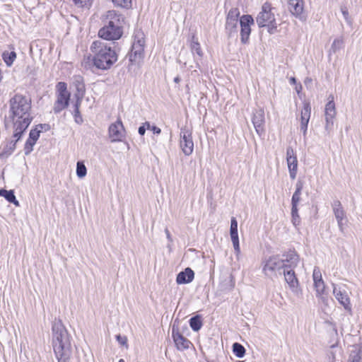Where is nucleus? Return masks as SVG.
<instances>
[{"label":"nucleus","mask_w":362,"mask_h":362,"mask_svg":"<svg viewBox=\"0 0 362 362\" xmlns=\"http://www.w3.org/2000/svg\"><path fill=\"white\" fill-rule=\"evenodd\" d=\"M118 362H125V361H124V359L121 358V359H119V361H118Z\"/></svg>","instance_id":"56"},{"label":"nucleus","mask_w":362,"mask_h":362,"mask_svg":"<svg viewBox=\"0 0 362 362\" xmlns=\"http://www.w3.org/2000/svg\"><path fill=\"white\" fill-rule=\"evenodd\" d=\"M303 189V183L298 181L296 185V190L292 196L291 205L292 207H298V204L300 200L301 191Z\"/></svg>","instance_id":"27"},{"label":"nucleus","mask_w":362,"mask_h":362,"mask_svg":"<svg viewBox=\"0 0 362 362\" xmlns=\"http://www.w3.org/2000/svg\"><path fill=\"white\" fill-rule=\"evenodd\" d=\"M73 1L76 6L83 7L88 4L90 0H73Z\"/></svg>","instance_id":"48"},{"label":"nucleus","mask_w":362,"mask_h":362,"mask_svg":"<svg viewBox=\"0 0 362 362\" xmlns=\"http://www.w3.org/2000/svg\"><path fill=\"white\" fill-rule=\"evenodd\" d=\"M108 136L112 143L120 142L125 139L126 130L120 118L109 126Z\"/></svg>","instance_id":"11"},{"label":"nucleus","mask_w":362,"mask_h":362,"mask_svg":"<svg viewBox=\"0 0 362 362\" xmlns=\"http://www.w3.org/2000/svg\"><path fill=\"white\" fill-rule=\"evenodd\" d=\"M180 76H176L175 78H174V82L176 83H178L180 81Z\"/></svg>","instance_id":"55"},{"label":"nucleus","mask_w":362,"mask_h":362,"mask_svg":"<svg viewBox=\"0 0 362 362\" xmlns=\"http://www.w3.org/2000/svg\"><path fill=\"white\" fill-rule=\"evenodd\" d=\"M180 147L185 156H189L194 150L192 131L187 127L180 129Z\"/></svg>","instance_id":"9"},{"label":"nucleus","mask_w":362,"mask_h":362,"mask_svg":"<svg viewBox=\"0 0 362 362\" xmlns=\"http://www.w3.org/2000/svg\"><path fill=\"white\" fill-rule=\"evenodd\" d=\"M325 116L326 122L325 130L329 134L333 129L334 119L336 116L335 103L332 95H329L328 102L325 105Z\"/></svg>","instance_id":"12"},{"label":"nucleus","mask_w":362,"mask_h":362,"mask_svg":"<svg viewBox=\"0 0 362 362\" xmlns=\"http://www.w3.org/2000/svg\"><path fill=\"white\" fill-rule=\"evenodd\" d=\"M311 114V106L309 103H304L301 110L300 119H310Z\"/></svg>","instance_id":"35"},{"label":"nucleus","mask_w":362,"mask_h":362,"mask_svg":"<svg viewBox=\"0 0 362 362\" xmlns=\"http://www.w3.org/2000/svg\"><path fill=\"white\" fill-rule=\"evenodd\" d=\"M303 0H288V9L292 15L303 20Z\"/></svg>","instance_id":"21"},{"label":"nucleus","mask_w":362,"mask_h":362,"mask_svg":"<svg viewBox=\"0 0 362 362\" xmlns=\"http://www.w3.org/2000/svg\"><path fill=\"white\" fill-rule=\"evenodd\" d=\"M172 337L177 349L180 351L189 349V346L192 344L191 341L185 337L175 325H173L172 328Z\"/></svg>","instance_id":"17"},{"label":"nucleus","mask_w":362,"mask_h":362,"mask_svg":"<svg viewBox=\"0 0 362 362\" xmlns=\"http://www.w3.org/2000/svg\"><path fill=\"white\" fill-rule=\"evenodd\" d=\"M351 347L348 362H362V345L354 344Z\"/></svg>","instance_id":"24"},{"label":"nucleus","mask_w":362,"mask_h":362,"mask_svg":"<svg viewBox=\"0 0 362 362\" xmlns=\"http://www.w3.org/2000/svg\"><path fill=\"white\" fill-rule=\"evenodd\" d=\"M2 59L7 66H11L16 59V53L14 51H4L2 53Z\"/></svg>","instance_id":"31"},{"label":"nucleus","mask_w":362,"mask_h":362,"mask_svg":"<svg viewBox=\"0 0 362 362\" xmlns=\"http://www.w3.org/2000/svg\"><path fill=\"white\" fill-rule=\"evenodd\" d=\"M252 122L257 134L262 136L264 133V111L262 109L256 110L253 113Z\"/></svg>","instance_id":"19"},{"label":"nucleus","mask_w":362,"mask_h":362,"mask_svg":"<svg viewBox=\"0 0 362 362\" xmlns=\"http://www.w3.org/2000/svg\"><path fill=\"white\" fill-rule=\"evenodd\" d=\"M281 274H284L285 281L288 284L292 292L298 294L300 289L299 288V282L294 269L283 270Z\"/></svg>","instance_id":"20"},{"label":"nucleus","mask_w":362,"mask_h":362,"mask_svg":"<svg viewBox=\"0 0 362 362\" xmlns=\"http://www.w3.org/2000/svg\"><path fill=\"white\" fill-rule=\"evenodd\" d=\"M194 278V271L191 268L187 267L183 271L178 273L176 277V283L177 284H189L193 281Z\"/></svg>","instance_id":"23"},{"label":"nucleus","mask_w":362,"mask_h":362,"mask_svg":"<svg viewBox=\"0 0 362 362\" xmlns=\"http://www.w3.org/2000/svg\"><path fill=\"white\" fill-rule=\"evenodd\" d=\"M84 95L85 94H74V98L76 99V101H75V103L74 105V110H79L80 108V106L81 105V103H82V100L84 97Z\"/></svg>","instance_id":"42"},{"label":"nucleus","mask_w":362,"mask_h":362,"mask_svg":"<svg viewBox=\"0 0 362 362\" xmlns=\"http://www.w3.org/2000/svg\"><path fill=\"white\" fill-rule=\"evenodd\" d=\"M296 90L298 93H299V88H298L297 87H296Z\"/></svg>","instance_id":"61"},{"label":"nucleus","mask_w":362,"mask_h":362,"mask_svg":"<svg viewBox=\"0 0 362 362\" xmlns=\"http://www.w3.org/2000/svg\"><path fill=\"white\" fill-rule=\"evenodd\" d=\"M165 233L166 235V238L168 240V241L170 243L173 242V238L171 237L170 233L167 228L165 229Z\"/></svg>","instance_id":"51"},{"label":"nucleus","mask_w":362,"mask_h":362,"mask_svg":"<svg viewBox=\"0 0 362 362\" xmlns=\"http://www.w3.org/2000/svg\"><path fill=\"white\" fill-rule=\"evenodd\" d=\"M313 278L314 284L316 283L317 281V280H319V281L322 280V274L319 269H317L316 268L314 269L313 274Z\"/></svg>","instance_id":"45"},{"label":"nucleus","mask_w":362,"mask_h":362,"mask_svg":"<svg viewBox=\"0 0 362 362\" xmlns=\"http://www.w3.org/2000/svg\"><path fill=\"white\" fill-rule=\"evenodd\" d=\"M280 256L281 264H283V270L295 269L300 261L299 255L295 250L289 249Z\"/></svg>","instance_id":"14"},{"label":"nucleus","mask_w":362,"mask_h":362,"mask_svg":"<svg viewBox=\"0 0 362 362\" xmlns=\"http://www.w3.org/2000/svg\"><path fill=\"white\" fill-rule=\"evenodd\" d=\"M107 23L98 31V36L109 41L117 40L123 35L124 17L114 10L108 11Z\"/></svg>","instance_id":"4"},{"label":"nucleus","mask_w":362,"mask_h":362,"mask_svg":"<svg viewBox=\"0 0 362 362\" xmlns=\"http://www.w3.org/2000/svg\"><path fill=\"white\" fill-rule=\"evenodd\" d=\"M240 41L243 45L249 42L251 33V25L255 23V21L251 15L245 14L240 17Z\"/></svg>","instance_id":"10"},{"label":"nucleus","mask_w":362,"mask_h":362,"mask_svg":"<svg viewBox=\"0 0 362 362\" xmlns=\"http://www.w3.org/2000/svg\"><path fill=\"white\" fill-rule=\"evenodd\" d=\"M116 339L118 343L122 346L127 345V338L126 336H122L121 334L116 335Z\"/></svg>","instance_id":"46"},{"label":"nucleus","mask_w":362,"mask_h":362,"mask_svg":"<svg viewBox=\"0 0 362 362\" xmlns=\"http://www.w3.org/2000/svg\"><path fill=\"white\" fill-rule=\"evenodd\" d=\"M33 119L30 100L21 94H16L9 100L8 115L4 119L6 129L11 128L12 130L25 133Z\"/></svg>","instance_id":"1"},{"label":"nucleus","mask_w":362,"mask_h":362,"mask_svg":"<svg viewBox=\"0 0 362 362\" xmlns=\"http://www.w3.org/2000/svg\"><path fill=\"white\" fill-rule=\"evenodd\" d=\"M333 286V294L338 302L344 307V308L351 313L352 308L347 292L345 290H342L340 287H338L336 284H332Z\"/></svg>","instance_id":"16"},{"label":"nucleus","mask_w":362,"mask_h":362,"mask_svg":"<svg viewBox=\"0 0 362 362\" xmlns=\"http://www.w3.org/2000/svg\"><path fill=\"white\" fill-rule=\"evenodd\" d=\"M233 351L238 358H243L245 354V349L238 342L233 344Z\"/></svg>","instance_id":"33"},{"label":"nucleus","mask_w":362,"mask_h":362,"mask_svg":"<svg viewBox=\"0 0 362 362\" xmlns=\"http://www.w3.org/2000/svg\"><path fill=\"white\" fill-rule=\"evenodd\" d=\"M73 115H74V121L76 123H77L78 124H81L83 123V119L82 118V116L81 115L79 110H78V109L74 110Z\"/></svg>","instance_id":"43"},{"label":"nucleus","mask_w":362,"mask_h":362,"mask_svg":"<svg viewBox=\"0 0 362 362\" xmlns=\"http://www.w3.org/2000/svg\"><path fill=\"white\" fill-rule=\"evenodd\" d=\"M35 127H37L39 129L47 131L49 129V125L48 124H40L37 125Z\"/></svg>","instance_id":"49"},{"label":"nucleus","mask_w":362,"mask_h":362,"mask_svg":"<svg viewBox=\"0 0 362 362\" xmlns=\"http://www.w3.org/2000/svg\"><path fill=\"white\" fill-rule=\"evenodd\" d=\"M144 42L143 37L134 39L131 51L128 54L131 64H139L142 62L144 57Z\"/></svg>","instance_id":"8"},{"label":"nucleus","mask_w":362,"mask_h":362,"mask_svg":"<svg viewBox=\"0 0 362 362\" xmlns=\"http://www.w3.org/2000/svg\"><path fill=\"white\" fill-rule=\"evenodd\" d=\"M0 196L5 198L9 203L13 204L16 206H19V202L16 199L13 190H7L5 189H0Z\"/></svg>","instance_id":"25"},{"label":"nucleus","mask_w":362,"mask_h":362,"mask_svg":"<svg viewBox=\"0 0 362 362\" xmlns=\"http://www.w3.org/2000/svg\"><path fill=\"white\" fill-rule=\"evenodd\" d=\"M291 84H296V79L294 77H291L289 80Z\"/></svg>","instance_id":"54"},{"label":"nucleus","mask_w":362,"mask_h":362,"mask_svg":"<svg viewBox=\"0 0 362 362\" xmlns=\"http://www.w3.org/2000/svg\"><path fill=\"white\" fill-rule=\"evenodd\" d=\"M190 49L193 54L196 53L199 57L203 56V52L200 44L198 42V39L194 35H192V37Z\"/></svg>","instance_id":"30"},{"label":"nucleus","mask_w":362,"mask_h":362,"mask_svg":"<svg viewBox=\"0 0 362 362\" xmlns=\"http://www.w3.org/2000/svg\"><path fill=\"white\" fill-rule=\"evenodd\" d=\"M296 90L298 93H299V88H298L297 87H296Z\"/></svg>","instance_id":"60"},{"label":"nucleus","mask_w":362,"mask_h":362,"mask_svg":"<svg viewBox=\"0 0 362 362\" xmlns=\"http://www.w3.org/2000/svg\"><path fill=\"white\" fill-rule=\"evenodd\" d=\"M56 95L57 100L54 105L53 111L55 114H58L69 105L71 93L67 90V84L65 82L60 81L57 83Z\"/></svg>","instance_id":"6"},{"label":"nucleus","mask_w":362,"mask_h":362,"mask_svg":"<svg viewBox=\"0 0 362 362\" xmlns=\"http://www.w3.org/2000/svg\"><path fill=\"white\" fill-rule=\"evenodd\" d=\"M306 81H308V82H310V81H311V79L308 80V78H306Z\"/></svg>","instance_id":"58"},{"label":"nucleus","mask_w":362,"mask_h":362,"mask_svg":"<svg viewBox=\"0 0 362 362\" xmlns=\"http://www.w3.org/2000/svg\"><path fill=\"white\" fill-rule=\"evenodd\" d=\"M23 132L13 130L12 139L8 141L6 145L4 147L3 151L0 153V158H6L11 156L16 148L17 142L21 139L23 136Z\"/></svg>","instance_id":"15"},{"label":"nucleus","mask_w":362,"mask_h":362,"mask_svg":"<svg viewBox=\"0 0 362 362\" xmlns=\"http://www.w3.org/2000/svg\"><path fill=\"white\" fill-rule=\"evenodd\" d=\"M240 11L238 8H231L227 15L226 20L238 21Z\"/></svg>","instance_id":"37"},{"label":"nucleus","mask_w":362,"mask_h":362,"mask_svg":"<svg viewBox=\"0 0 362 362\" xmlns=\"http://www.w3.org/2000/svg\"><path fill=\"white\" fill-rule=\"evenodd\" d=\"M316 290L317 296H321L325 293V285L323 280L319 281L314 284Z\"/></svg>","instance_id":"38"},{"label":"nucleus","mask_w":362,"mask_h":362,"mask_svg":"<svg viewBox=\"0 0 362 362\" xmlns=\"http://www.w3.org/2000/svg\"><path fill=\"white\" fill-rule=\"evenodd\" d=\"M117 7L128 9L132 7V0H112Z\"/></svg>","instance_id":"36"},{"label":"nucleus","mask_w":362,"mask_h":362,"mask_svg":"<svg viewBox=\"0 0 362 362\" xmlns=\"http://www.w3.org/2000/svg\"><path fill=\"white\" fill-rule=\"evenodd\" d=\"M291 216H292V223L296 226H298L300 223V218L298 215V207H291Z\"/></svg>","instance_id":"40"},{"label":"nucleus","mask_w":362,"mask_h":362,"mask_svg":"<svg viewBox=\"0 0 362 362\" xmlns=\"http://www.w3.org/2000/svg\"><path fill=\"white\" fill-rule=\"evenodd\" d=\"M230 235L234 250L235 252L238 254L240 252V248L238 233V221L234 217H233L230 221Z\"/></svg>","instance_id":"22"},{"label":"nucleus","mask_w":362,"mask_h":362,"mask_svg":"<svg viewBox=\"0 0 362 362\" xmlns=\"http://www.w3.org/2000/svg\"><path fill=\"white\" fill-rule=\"evenodd\" d=\"M341 13L343 14V16L345 19V21L349 24L351 25V20L349 19V11H348V9L346 8V7H341Z\"/></svg>","instance_id":"47"},{"label":"nucleus","mask_w":362,"mask_h":362,"mask_svg":"<svg viewBox=\"0 0 362 362\" xmlns=\"http://www.w3.org/2000/svg\"><path fill=\"white\" fill-rule=\"evenodd\" d=\"M142 126L146 127V130L150 129V128L151 127V125L149 122H145L144 123L142 124Z\"/></svg>","instance_id":"53"},{"label":"nucleus","mask_w":362,"mask_h":362,"mask_svg":"<svg viewBox=\"0 0 362 362\" xmlns=\"http://www.w3.org/2000/svg\"><path fill=\"white\" fill-rule=\"evenodd\" d=\"M40 133L41 129H39L37 127L33 128L29 132L28 139L37 141L40 137Z\"/></svg>","instance_id":"41"},{"label":"nucleus","mask_w":362,"mask_h":362,"mask_svg":"<svg viewBox=\"0 0 362 362\" xmlns=\"http://www.w3.org/2000/svg\"><path fill=\"white\" fill-rule=\"evenodd\" d=\"M309 120L310 119H300V130L303 132L304 136H305L307 132Z\"/></svg>","instance_id":"44"},{"label":"nucleus","mask_w":362,"mask_h":362,"mask_svg":"<svg viewBox=\"0 0 362 362\" xmlns=\"http://www.w3.org/2000/svg\"><path fill=\"white\" fill-rule=\"evenodd\" d=\"M344 42L343 37L341 36L339 37H337L334 40V41L331 45L329 52L330 53L331 52L336 53L337 52H338L339 50L342 49L344 47Z\"/></svg>","instance_id":"32"},{"label":"nucleus","mask_w":362,"mask_h":362,"mask_svg":"<svg viewBox=\"0 0 362 362\" xmlns=\"http://www.w3.org/2000/svg\"><path fill=\"white\" fill-rule=\"evenodd\" d=\"M73 85L76 90L75 94H85L86 88L84 84V80L81 76L77 75L73 77Z\"/></svg>","instance_id":"26"},{"label":"nucleus","mask_w":362,"mask_h":362,"mask_svg":"<svg viewBox=\"0 0 362 362\" xmlns=\"http://www.w3.org/2000/svg\"><path fill=\"white\" fill-rule=\"evenodd\" d=\"M286 161L290 177L294 180L297 174L298 160L296 153L291 146H288L286 148Z\"/></svg>","instance_id":"18"},{"label":"nucleus","mask_w":362,"mask_h":362,"mask_svg":"<svg viewBox=\"0 0 362 362\" xmlns=\"http://www.w3.org/2000/svg\"><path fill=\"white\" fill-rule=\"evenodd\" d=\"M279 255H271L264 258L262 262V273L267 277L276 276L277 274H281L283 264Z\"/></svg>","instance_id":"7"},{"label":"nucleus","mask_w":362,"mask_h":362,"mask_svg":"<svg viewBox=\"0 0 362 362\" xmlns=\"http://www.w3.org/2000/svg\"><path fill=\"white\" fill-rule=\"evenodd\" d=\"M272 9L270 4L264 3L262 6L261 11L256 17V22L259 28L267 27L268 33L274 34L276 31L277 23Z\"/></svg>","instance_id":"5"},{"label":"nucleus","mask_w":362,"mask_h":362,"mask_svg":"<svg viewBox=\"0 0 362 362\" xmlns=\"http://www.w3.org/2000/svg\"><path fill=\"white\" fill-rule=\"evenodd\" d=\"M93 65L98 69L107 70L117 61V54L107 43L95 40L90 45Z\"/></svg>","instance_id":"3"},{"label":"nucleus","mask_w":362,"mask_h":362,"mask_svg":"<svg viewBox=\"0 0 362 362\" xmlns=\"http://www.w3.org/2000/svg\"><path fill=\"white\" fill-rule=\"evenodd\" d=\"M306 81H308V82H310V81H311V79L308 80V78H306Z\"/></svg>","instance_id":"59"},{"label":"nucleus","mask_w":362,"mask_h":362,"mask_svg":"<svg viewBox=\"0 0 362 362\" xmlns=\"http://www.w3.org/2000/svg\"><path fill=\"white\" fill-rule=\"evenodd\" d=\"M238 21L226 20V30L230 37L238 33Z\"/></svg>","instance_id":"29"},{"label":"nucleus","mask_w":362,"mask_h":362,"mask_svg":"<svg viewBox=\"0 0 362 362\" xmlns=\"http://www.w3.org/2000/svg\"><path fill=\"white\" fill-rule=\"evenodd\" d=\"M87 169L83 161H78L76 163V175L79 178H83L86 175Z\"/></svg>","instance_id":"34"},{"label":"nucleus","mask_w":362,"mask_h":362,"mask_svg":"<svg viewBox=\"0 0 362 362\" xmlns=\"http://www.w3.org/2000/svg\"><path fill=\"white\" fill-rule=\"evenodd\" d=\"M36 142L37 141H33L28 138L24 145L25 155L28 156L33 151V146H35Z\"/></svg>","instance_id":"39"},{"label":"nucleus","mask_w":362,"mask_h":362,"mask_svg":"<svg viewBox=\"0 0 362 362\" xmlns=\"http://www.w3.org/2000/svg\"><path fill=\"white\" fill-rule=\"evenodd\" d=\"M189 324L191 329L194 332H198L201 329L203 323L202 320V316L199 315H197L195 316L192 317L189 320Z\"/></svg>","instance_id":"28"},{"label":"nucleus","mask_w":362,"mask_h":362,"mask_svg":"<svg viewBox=\"0 0 362 362\" xmlns=\"http://www.w3.org/2000/svg\"><path fill=\"white\" fill-rule=\"evenodd\" d=\"M306 81H308V82H310V81H311V79L308 80V78H306Z\"/></svg>","instance_id":"57"},{"label":"nucleus","mask_w":362,"mask_h":362,"mask_svg":"<svg viewBox=\"0 0 362 362\" xmlns=\"http://www.w3.org/2000/svg\"><path fill=\"white\" fill-rule=\"evenodd\" d=\"M150 130H151L154 134H157V135L160 134L161 132V129L159 127L154 126V125L151 126V127L150 128Z\"/></svg>","instance_id":"50"},{"label":"nucleus","mask_w":362,"mask_h":362,"mask_svg":"<svg viewBox=\"0 0 362 362\" xmlns=\"http://www.w3.org/2000/svg\"><path fill=\"white\" fill-rule=\"evenodd\" d=\"M52 346L58 362H71L72 354L67 330L60 320L52 323Z\"/></svg>","instance_id":"2"},{"label":"nucleus","mask_w":362,"mask_h":362,"mask_svg":"<svg viewBox=\"0 0 362 362\" xmlns=\"http://www.w3.org/2000/svg\"><path fill=\"white\" fill-rule=\"evenodd\" d=\"M331 206L334 217L337 221L339 229L341 233H344V226L347 223V218L344 207L341 202L338 199H334L332 202Z\"/></svg>","instance_id":"13"},{"label":"nucleus","mask_w":362,"mask_h":362,"mask_svg":"<svg viewBox=\"0 0 362 362\" xmlns=\"http://www.w3.org/2000/svg\"><path fill=\"white\" fill-rule=\"evenodd\" d=\"M138 132L141 136H144L146 132V127L142 125L139 127Z\"/></svg>","instance_id":"52"}]
</instances>
